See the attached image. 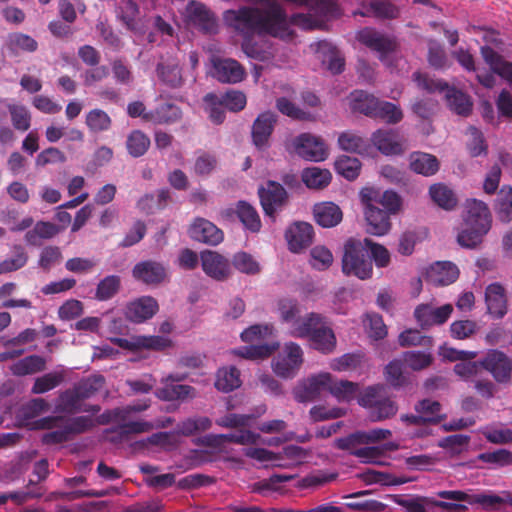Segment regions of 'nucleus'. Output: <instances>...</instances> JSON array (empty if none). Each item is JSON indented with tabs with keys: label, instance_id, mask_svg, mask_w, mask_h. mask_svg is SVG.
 <instances>
[{
	"label": "nucleus",
	"instance_id": "obj_1",
	"mask_svg": "<svg viewBox=\"0 0 512 512\" xmlns=\"http://www.w3.org/2000/svg\"><path fill=\"white\" fill-rule=\"evenodd\" d=\"M226 23L245 37L255 33L269 34L282 39L291 36L287 15L278 2H270L265 8L241 7L225 12Z\"/></svg>",
	"mask_w": 512,
	"mask_h": 512
},
{
	"label": "nucleus",
	"instance_id": "obj_2",
	"mask_svg": "<svg viewBox=\"0 0 512 512\" xmlns=\"http://www.w3.org/2000/svg\"><path fill=\"white\" fill-rule=\"evenodd\" d=\"M465 210L466 227L458 234L457 241L462 247L474 248L490 230L491 214L487 204L477 199H467Z\"/></svg>",
	"mask_w": 512,
	"mask_h": 512
},
{
	"label": "nucleus",
	"instance_id": "obj_3",
	"mask_svg": "<svg viewBox=\"0 0 512 512\" xmlns=\"http://www.w3.org/2000/svg\"><path fill=\"white\" fill-rule=\"evenodd\" d=\"M364 239L349 238L344 243L342 256V272L346 276H354L360 280L370 279L373 265L367 253Z\"/></svg>",
	"mask_w": 512,
	"mask_h": 512
},
{
	"label": "nucleus",
	"instance_id": "obj_4",
	"mask_svg": "<svg viewBox=\"0 0 512 512\" xmlns=\"http://www.w3.org/2000/svg\"><path fill=\"white\" fill-rule=\"evenodd\" d=\"M413 79L420 89L429 93L446 90L447 104L457 115L467 117L471 114L473 103L466 93L456 88H449L446 82L429 78L428 75L421 72H415Z\"/></svg>",
	"mask_w": 512,
	"mask_h": 512
},
{
	"label": "nucleus",
	"instance_id": "obj_5",
	"mask_svg": "<svg viewBox=\"0 0 512 512\" xmlns=\"http://www.w3.org/2000/svg\"><path fill=\"white\" fill-rule=\"evenodd\" d=\"M358 404L367 409L372 422H380L394 417L398 412L397 403L385 393L382 385L368 386L358 398Z\"/></svg>",
	"mask_w": 512,
	"mask_h": 512
},
{
	"label": "nucleus",
	"instance_id": "obj_6",
	"mask_svg": "<svg viewBox=\"0 0 512 512\" xmlns=\"http://www.w3.org/2000/svg\"><path fill=\"white\" fill-rule=\"evenodd\" d=\"M303 364V350L294 342L285 343L283 350L273 359L274 373L285 379L295 377Z\"/></svg>",
	"mask_w": 512,
	"mask_h": 512
},
{
	"label": "nucleus",
	"instance_id": "obj_7",
	"mask_svg": "<svg viewBox=\"0 0 512 512\" xmlns=\"http://www.w3.org/2000/svg\"><path fill=\"white\" fill-rule=\"evenodd\" d=\"M210 61V74L218 82L236 84L246 76L244 67L235 59L212 56Z\"/></svg>",
	"mask_w": 512,
	"mask_h": 512
},
{
	"label": "nucleus",
	"instance_id": "obj_8",
	"mask_svg": "<svg viewBox=\"0 0 512 512\" xmlns=\"http://www.w3.org/2000/svg\"><path fill=\"white\" fill-rule=\"evenodd\" d=\"M200 261L203 272L213 280L226 281L232 275L231 261L216 251L203 250Z\"/></svg>",
	"mask_w": 512,
	"mask_h": 512
},
{
	"label": "nucleus",
	"instance_id": "obj_9",
	"mask_svg": "<svg viewBox=\"0 0 512 512\" xmlns=\"http://www.w3.org/2000/svg\"><path fill=\"white\" fill-rule=\"evenodd\" d=\"M295 152L305 160L320 162L328 156L324 141L310 133H302L293 140Z\"/></svg>",
	"mask_w": 512,
	"mask_h": 512
},
{
	"label": "nucleus",
	"instance_id": "obj_10",
	"mask_svg": "<svg viewBox=\"0 0 512 512\" xmlns=\"http://www.w3.org/2000/svg\"><path fill=\"white\" fill-rule=\"evenodd\" d=\"M259 198L264 213L274 219L275 213L286 205L288 194L280 183L268 181L266 187L259 189Z\"/></svg>",
	"mask_w": 512,
	"mask_h": 512
},
{
	"label": "nucleus",
	"instance_id": "obj_11",
	"mask_svg": "<svg viewBox=\"0 0 512 512\" xmlns=\"http://www.w3.org/2000/svg\"><path fill=\"white\" fill-rule=\"evenodd\" d=\"M360 200L363 205L382 206V210L387 211L388 215L396 214L402 204L401 197L396 192L386 190L381 193L379 190L369 187L360 191Z\"/></svg>",
	"mask_w": 512,
	"mask_h": 512
},
{
	"label": "nucleus",
	"instance_id": "obj_12",
	"mask_svg": "<svg viewBox=\"0 0 512 512\" xmlns=\"http://www.w3.org/2000/svg\"><path fill=\"white\" fill-rule=\"evenodd\" d=\"M453 312L451 304L434 307L431 304H420L414 310V317L422 329L444 324Z\"/></svg>",
	"mask_w": 512,
	"mask_h": 512
},
{
	"label": "nucleus",
	"instance_id": "obj_13",
	"mask_svg": "<svg viewBox=\"0 0 512 512\" xmlns=\"http://www.w3.org/2000/svg\"><path fill=\"white\" fill-rule=\"evenodd\" d=\"M357 39L369 49L378 52L381 61H385L386 56L397 48L394 38L372 28L362 29L358 33Z\"/></svg>",
	"mask_w": 512,
	"mask_h": 512
},
{
	"label": "nucleus",
	"instance_id": "obj_14",
	"mask_svg": "<svg viewBox=\"0 0 512 512\" xmlns=\"http://www.w3.org/2000/svg\"><path fill=\"white\" fill-rule=\"evenodd\" d=\"M159 310L158 302L151 296H141L125 306L124 315L133 323H143L151 319Z\"/></svg>",
	"mask_w": 512,
	"mask_h": 512
},
{
	"label": "nucleus",
	"instance_id": "obj_15",
	"mask_svg": "<svg viewBox=\"0 0 512 512\" xmlns=\"http://www.w3.org/2000/svg\"><path fill=\"white\" fill-rule=\"evenodd\" d=\"M186 21L205 33L216 31L217 23L214 14L202 3L190 1L185 10Z\"/></svg>",
	"mask_w": 512,
	"mask_h": 512
},
{
	"label": "nucleus",
	"instance_id": "obj_16",
	"mask_svg": "<svg viewBox=\"0 0 512 512\" xmlns=\"http://www.w3.org/2000/svg\"><path fill=\"white\" fill-rule=\"evenodd\" d=\"M481 367L489 371L499 383H506L512 374V361L503 353L497 350L490 351L480 361Z\"/></svg>",
	"mask_w": 512,
	"mask_h": 512
},
{
	"label": "nucleus",
	"instance_id": "obj_17",
	"mask_svg": "<svg viewBox=\"0 0 512 512\" xmlns=\"http://www.w3.org/2000/svg\"><path fill=\"white\" fill-rule=\"evenodd\" d=\"M329 380L330 373H321L304 380L294 389L295 399L301 403L316 400L328 389Z\"/></svg>",
	"mask_w": 512,
	"mask_h": 512
},
{
	"label": "nucleus",
	"instance_id": "obj_18",
	"mask_svg": "<svg viewBox=\"0 0 512 512\" xmlns=\"http://www.w3.org/2000/svg\"><path fill=\"white\" fill-rule=\"evenodd\" d=\"M190 237L204 244L216 246L223 241L224 234L214 223L204 218H196L189 228Z\"/></svg>",
	"mask_w": 512,
	"mask_h": 512
},
{
	"label": "nucleus",
	"instance_id": "obj_19",
	"mask_svg": "<svg viewBox=\"0 0 512 512\" xmlns=\"http://www.w3.org/2000/svg\"><path fill=\"white\" fill-rule=\"evenodd\" d=\"M277 115L266 111L257 116L252 125V142L258 149H264L268 145L270 136L273 133Z\"/></svg>",
	"mask_w": 512,
	"mask_h": 512
},
{
	"label": "nucleus",
	"instance_id": "obj_20",
	"mask_svg": "<svg viewBox=\"0 0 512 512\" xmlns=\"http://www.w3.org/2000/svg\"><path fill=\"white\" fill-rule=\"evenodd\" d=\"M132 275L137 281L147 285H157L165 280L167 270L161 262L146 260L133 267Z\"/></svg>",
	"mask_w": 512,
	"mask_h": 512
},
{
	"label": "nucleus",
	"instance_id": "obj_21",
	"mask_svg": "<svg viewBox=\"0 0 512 512\" xmlns=\"http://www.w3.org/2000/svg\"><path fill=\"white\" fill-rule=\"evenodd\" d=\"M285 237L289 249L294 253H298L312 244L314 229L307 222H295L286 230Z\"/></svg>",
	"mask_w": 512,
	"mask_h": 512
},
{
	"label": "nucleus",
	"instance_id": "obj_22",
	"mask_svg": "<svg viewBox=\"0 0 512 512\" xmlns=\"http://www.w3.org/2000/svg\"><path fill=\"white\" fill-rule=\"evenodd\" d=\"M364 216L367 223L366 231L375 236H383L391 229L390 215L387 211L371 204L364 205Z\"/></svg>",
	"mask_w": 512,
	"mask_h": 512
},
{
	"label": "nucleus",
	"instance_id": "obj_23",
	"mask_svg": "<svg viewBox=\"0 0 512 512\" xmlns=\"http://www.w3.org/2000/svg\"><path fill=\"white\" fill-rule=\"evenodd\" d=\"M459 270L451 262H436L425 273V279L434 286H446L457 280Z\"/></svg>",
	"mask_w": 512,
	"mask_h": 512
},
{
	"label": "nucleus",
	"instance_id": "obj_24",
	"mask_svg": "<svg viewBox=\"0 0 512 512\" xmlns=\"http://www.w3.org/2000/svg\"><path fill=\"white\" fill-rule=\"evenodd\" d=\"M480 53L490 69L512 85V62L505 60L502 55L488 45L482 46Z\"/></svg>",
	"mask_w": 512,
	"mask_h": 512
},
{
	"label": "nucleus",
	"instance_id": "obj_25",
	"mask_svg": "<svg viewBox=\"0 0 512 512\" xmlns=\"http://www.w3.org/2000/svg\"><path fill=\"white\" fill-rule=\"evenodd\" d=\"M409 168L416 174L430 177L439 171L440 162L437 157L432 154L415 151L409 156Z\"/></svg>",
	"mask_w": 512,
	"mask_h": 512
},
{
	"label": "nucleus",
	"instance_id": "obj_26",
	"mask_svg": "<svg viewBox=\"0 0 512 512\" xmlns=\"http://www.w3.org/2000/svg\"><path fill=\"white\" fill-rule=\"evenodd\" d=\"M374 146L385 155H399L403 152L398 134L392 129H379L372 134Z\"/></svg>",
	"mask_w": 512,
	"mask_h": 512
},
{
	"label": "nucleus",
	"instance_id": "obj_27",
	"mask_svg": "<svg viewBox=\"0 0 512 512\" xmlns=\"http://www.w3.org/2000/svg\"><path fill=\"white\" fill-rule=\"evenodd\" d=\"M155 71L159 81L170 89H180L184 85L182 68L177 61L159 62Z\"/></svg>",
	"mask_w": 512,
	"mask_h": 512
},
{
	"label": "nucleus",
	"instance_id": "obj_28",
	"mask_svg": "<svg viewBox=\"0 0 512 512\" xmlns=\"http://www.w3.org/2000/svg\"><path fill=\"white\" fill-rule=\"evenodd\" d=\"M487 310L495 318H502L507 312L504 288L498 283L487 286L485 291Z\"/></svg>",
	"mask_w": 512,
	"mask_h": 512
},
{
	"label": "nucleus",
	"instance_id": "obj_29",
	"mask_svg": "<svg viewBox=\"0 0 512 512\" xmlns=\"http://www.w3.org/2000/svg\"><path fill=\"white\" fill-rule=\"evenodd\" d=\"M313 214L315 221L324 228L338 225L343 217L339 206L332 202L316 204L313 209Z\"/></svg>",
	"mask_w": 512,
	"mask_h": 512
},
{
	"label": "nucleus",
	"instance_id": "obj_30",
	"mask_svg": "<svg viewBox=\"0 0 512 512\" xmlns=\"http://www.w3.org/2000/svg\"><path fill=\"white\" fill-rule=\"evenodd\" d=\"M325 325V318L321 314L311 312L294 322L292 335L298 338L309 339L317 329H321Z\"/></svg>",
	"mask_w": 512,
	"mask_h": 512
},
{
	"label": "nucleus",
	"instance_id": "obj_31",
	"mask_svg": "<svg viewBox=\"0 0 512 512\" xmlns=\"http://www.w3.org/2000/svg\"><path fill=\"white\" fill-rule=\"evenodd\" d=\"M147 121L157 124L175 123L182 117L181 109L173 103H161L145 115Z\"/></svg>",
	"mask_w": 512,
	"mask_h": 512
},
{
	"label": "nucleus",
	"instance_id": "obj_32",
	"mask_svg": "<svg viewBox=\"0 0 512 512\" xmlns=\"http://www.w3.org/2000/svg\"><path fill=\"white\" fill-rule=\"evenodd\" d=\"M429 196L437 206L447 211L453 210L458 204L455 192L444 183L431 185Z\"/></svg>",
	"mask_w": 512,
	"mask_h": 512
},
{
	"label": "nucleus",
	"instance_id": "obj_33",
	"mask_svg": "<svg viewBox=\"0 0 512 512\" xmlns=\"http://www.w3.org/2000/svg\"><path fill=\"white\" fill-rule=\"evenodd\" d=\"M9 369L14 376L32 375L46 369V360L39 355H29L13 363Z\"/></svg>",
	"mask_w": 512,
	"mask_h": 512
},
{
	"label": "nucleus",
	"instance_id": "obj_34",
	"mask_svg": "<svg viewBox=\"0 0 512 512\" xmlns=\"http://www.w3.org/2000/svg\"><path fill=\"white\" fill-rule=\"evenodd\" d=\"M310 346L323 353V354H330L332 353L336 348V337L333 332V330L325 325L321 329H317L315 333L312 334V337L309 339Z\"/></svg>",
	"mask_w": 512,
	"mask_h": 512
},
{
	"label": "nucleus",
	"instance_id": "obj_35",
	"mask_svg": "<svg viewBox=\"0 0 512 512\" xmlns=\"http://www.w3.org/2000/svg\"><path fill=\"white\" fill-rule=\"evenodd\" d=\"M235 213L244 227L252 233L261 229V220L257 210L246 201H238Z\"/></svg>",
	"mask_w": 512,
	"mask_h": 512
},
{
	"label": "nucleus",
	"instance_id": "obj_36",
	"mask_svg": "<svg viewBox=\"0 0 512 512\" xmlns=\"http://www.w3.org/2000/svg\"><path fill=\"white\" fill-rule=\"evenodd\" d=\"M414 410L416 413H420L422 418H425L423 421L426 425L439 424L446 418L445 415L441 414V404L429 398L418 401L414 406Z\"/></svg>",
	"mask_w": 512,
	"mask_h": 512
},
{
	"label": "nucleus",
	"instance_id": "obj_37",
	"mask_svg": "<svg viewBox=\"0 0 512 512\" xmlns=\"http://www.w3.org/2000/svg\"><path fill=\"white\" fill-rule=\"evenodd\" d=\"M196 395V389L186 384H167L157 391V397L164 401H184L193 399Z\"/></svg>",
	"mask_w": 512,
	"mask_h": 512
},
{
	"label": "nucleus",
	"instance_id": "obj_38",
	"mask_svg": "<svg viewBox=\"0 0 512 512\" xmlns=\"http://www.w3.org/2000/svg\"><path fill=\"white\" fill-rule=\"evenodd\" d=\"M377 103L378 98L365 91L356 90L351 93L352 110L368 117L373 118V115H375Z\"/></svg>",
	"mask_w": 512,
	"mask_h": 512
},
{
	"label": "nucleus",
	"instance_id": "obj_39",
	"mask_svg": "<svg viewBox=\"0 0 512 512\" xmlns=\"http://www.w3.org/2000/svg\"><path fill=\"white\" fill-rule=\"evenodd\" d=\"M83 399L80 396L75 385L61 392L57 399L56 410L68 414H74L82 410L81 403Z\"/></svg>",
	"mask_w": 512,
	"mask_h": 512
},
{
	"label": "nucleus",
	"instance_id": "obj_40",
	"mask_svg": "<svg viewBox=\"0 0 512 512\" xmlns=\"http://www.w3.org/2000/svg\"><path fill=\"white\" fill-rule=\"evenodd\" d=\"M240 372L231 366L229 368H220L216 373L215 387L222 392H230L240 387Z\"/></svg>",
	"mask_w": 512,
	"mask_h": 512
},
{
	"label": "nucleus",
	"instance_id": "obj_41",
	"mask_svg": "<svg viewBox=\"0 0 512 512\" xmlns=\"http://www.w3.org/2000/svg\"><path fill=\"white\" fill-rule=\"evenodd\" d=\"M358 384L348 380H334L330 374L327 391H329L339 402H349L358 391Z\"/></svg>",
	"mask_w": 512,
	"mask_h": 512
},
{
	"label": "nucleus",
	"instance_id": "obj_42",
	"mask_svg": "<svg viewBox=\"0 0 512 512\" xmlns=\"http://www.w3.org/2000/svg\"><path fill=\"white\" fill-rule=\"evenodd\" d=\"M64 380L65 373L63 371H53L46 373L34 380V383L31 387V393L35 395L44 394L58 387L64 382Z\"/></svg>",
	"mask_w": 512,
	"mask_h": 512
},
{
	"label": "nucleus",
	"instance_id": "obj_43",
	"mask_svg": "<svg viewBox=\"0 0 512 512\" xmlns=\"http://www.w3.org/2000/svg\"><path fill=\"white\" fill-rule=\"evenodd\" d=\"M278 348V342L264 343L238 348L234 350V354L249 360L265 359L272 355Z\"/></svg>",
	"mask_w": 512,
	"mask_h": 512
},
{
	"label": "nucleus",
	"instance_id": "obj_44",
	"mask_svg": "<svg viewBox=\"0 0 512 512\" xmlns=\"http://www.w3.org/2000/svg\"><path fill=\"white\" fill-rule=\"evenodd\" d=\"M50 410V404L44 398H33L25 403L19 411V419L25 423L32 422L36 417Z\"/></svg>",
	"mask_w": 512,
	"mask_h": 512
},
{
	"label": "nucleus",
	"instance_id": "obj_45",
	"mask_svg": "<svg viewBox=\"0 0 512 512\" xmlns=\"http://www.w3.org/2000/svg\"><path fill=\"white\" fill-rule=\"evenodd\" d=\"M495 212L498 219L503 223L512 220V188L502 187L497 194L495 201Z\"/></svg>",
	"mask_w": 512,
	"mask_h": 512
},
{
	"label": "nucleus",
	"instance_id": "obj_46",
	"mask_svg": "<svg viewBox=\"0 0 512 512\" xmlns=\"http://www.w3.org/2000/svg\"><path fill=\"white\" fill-rule=\"evenodd\" d=\"M331 173L318 167L306 168L302 173V181L308 188L322 189L329 185Z\"/></svg>",
	"mask_w": 512,
	"mask_h": 512
},
{
	"label": "nucleus",
	"instance_id": "obj_47",
	"mask_svg": "<svg viewBox=\"0 0 512 512\" xmlns=\"http://www.w3.org/2000/svg\"><path fill=\"white\" fill-rule=\"evenodd\" d=\"M7 47L13 53H32L37 50L38 43L34 38L27 34L21 32H14L8 35Z\"/></svg>",
	"mask_w": 512,
	"mask_h": 512
},
{
	"label": "nucleus",
	"instance_id": "obj_48",
	"mask_svg": "<svg viewBox=\"0 0 512 512\" xmlns=\"http://www.w3.org/2000/svg\"><path fill=\"white\" fill-rule=\"evenodd\" d=\"M150 147L149 137L140 130H133L126 140V148L128 153L134 157L143 156Z\"/></svg>",
	"mask_w": 512,
	"mask_h": 512
},
{
	"label": "nucleus",
	"instance_id": "obj_49",
	"mask_svg": "<svg viewBox=\"0 0 512 512\" xmlns=\"http://www.w3.org/2000/svg\"><path fill=\"white\" fill-rule=\"evenodd\" d=\"M105 385V378L101 374H93L86 378L81 379L75 384L83 401L93 397Z\"/></svg>",
	"mask_w": 512,
	"mask_h": 512
},
{
	"label": "nucleus",
	"instance_id": "obj_50",
	"mask_svg": "<svg viewBox=\"0 0 512 512\" xmlns=\"http://www.w3.org/2000/svg\"><path fill=\"white\" fill-rule=\"evenodd\" d=\"M231 265L240 273L247 275H256L261 271L260 264L245 251L235 253L231 259Z\"/></svg>",
	"mask_w": 512,
	"mask_h": 512
},
{
	"label": "nucleus",
	"instance_id": "obj_51",
	"mask_svg": "<svg viewBox=\"0 0 512 512\" xmlns=\"http://www.w3.org/2000/svg\"><path fill=\"white\" fill-rule=\"evenodd\" d=\"M121 279L117 275H109L103 278L97 285L95 299L107 301L113 298L120 290Z\"/></svg>",
	"mask_w": 512,
	"mask_h": 512
},
{
	"label": "nucleus",
	"instance_id": "obj_52",
	"mask_svg": "<svg viewBox=\"0 0 512 512\" xmlns=\"http://www.w3.org/2000/svg\"><path fill=\"white\" fill-rule=\"evenodd\" d=\"M205 111L214 124H222L225 120V106L220 97L215 93H208L204 96Z\"/></svg>",
	"mask_w": 512,
	"mask_h": 512
},
{
	"label": "nucleus",
	"instance_id": "obj_53",
	"mask_svg": "<svg viewBox=\"0 0 512 512\" xmlns=\"http://www.w3.org/2000/svg\"><path fill=\"white\" fill-rule=\"evenodd\" d=\"M339 147L347 152L361 154L367 149V141L358 134L346 131L338 137Z\"/></svg>",
	"mask_w": 512,
	"mask_h": 512
},
{
	"label": "nucleus",
	"instance_id": "obj_54",
	"mask_svg": "<svg viewBox=\"0 0 512 512\" xmlns=\"http://www.w3.org/2000/svg\"><path fill=\"white\" fill-rule=\"evenodd\" d=\"M373 118L381 119L390 124L399 123L403 119V113L399 106L378 99L375 115Z\"/></svg>",
	"mask_w": 512,
	"mask_h": 512
},
{
	"label": "nucleus",
	"instance_id": "obj_55",
	"mask_svg": "<svg viewBox=\"0 0 512 512\" xmlns=\"http://www.w3.org/2000/svg\"><path fill=\"white\" fill-rule=\"evenodd\" d=\"M335 170L347 180H354L358 177L361 169L360 161L355 157L342 155L335 161Z\"/></svg>",
	"mask_w": 512,
	"mask_h": 512
},
{
	"label": "nucleus",
	"instance_id": "obj_56",
	"mask_svg": "<svg viewBox=\"0 0 512 512\" xmlns=\"http://www.w3.org/2000/svg\"><path fill=\"white\" fill-rule=\"evenodd\" d=\"M403 360L394 359L385 367L386 381L394 388H400L408 383L407 377L403 373Z\"/></svg>",
	"mask_w": 512,
	"mask_h": 512
},
{
	"label": "nucleus",
	"instance_id": "obj_57",
	"mask_svg": "<svg viewBox=\"0 0 512 512\" xmlns=\"http://www.w3.org/2000/svg\"><path fill=\"white\" fill-rule=\"evenodd\" d=\"M7 109L11 116L12 125L16 130L25 132L30 128L31 115L25 106L8 104Z\"/></svg>",
	"mask_w": 512,
	"mask_h": 512
},
{
	"label": "nucleus",
	"instance_id": "obj_58",
	"mask_svg": "<svg viewBox=\"0 0 512 512\" xmlns=\"http://www.w3.org/2000/svg\"><path fill=\"white\" fill-rule=\"evenodd\" d=\"M364 243L371 261L373 260L377 267L385 268L390 264V253L386 247L374 242L370 238H365Z\"/></svg>",
	"mask_w": 512,
	"mask_h": 512
},
{
	"label": "nucleus",
	"instance_id": "obj_59",
	"mask_svg": "<svg viewBox=\"0 0 512 512\" xmlns=\"http://www.w3.org/2000/svg\"><path fill=\"white\" fill-rule=\"evenodd\" d=\"M398 342L401 347L423 346L429 348L433 344V339L430 336L422 335L416 329H407L400 333Z\"/></svg>",
	"mask_w": 512,
	"mask_h": 512
},
{
	"label": "nucleus",
	"instance_id": "obj_60",
	"mask_svg": "<svg viewBox=\"0 0 512 512\" xmlns=\"http://www.w3.org/2000/svg\"><path fill=\"white\" fill-rule=\"evenodd\" d=\"M28 261V255L25 249L20 246H14V255L11 258L0 262V274H6L17 271L24 267Z\"/></svg>",
	"mask_w": 512,
	"mask_h": 512
},
{
	"label": "nucleus",
	"instance_id": "obj_61",
	"mask_svg": "<svg viewBox=\"0 0 512 512\" xmlns=\"http://www.w3.org/2000/svg\"><path fill=\"white\" fill-rule=\"evenodd\" d=\"M402 360L412 370L420 371L430 366L433 358L430 353L422 351H406L402 355Z\"/></svg>",
	"mask_w": 512,
	"mask_h": 512
},
{
	"label": "nucleus",
	"instance_id": "obj_62",
	"mask_svg": "<svg viewBox=\"0 0 512 512\" xmlns=\"http://www.w3.org/2000/svg\"><path fill=\"white\" fill-rule=\"evenodd\" d=\"M480 505L484 510L500 511L504 504L503 495H496L491 491L473 494L472 505Z\"/></svg>",
	"mask_w": 512,
	"mask_h": 512
},
{
	"label": "nucleus",
	"instance_id": "obj_63",
	"mask_svg": "<svg viewBox=\"0 0 512 512\" xmlns=\"http://www.w3.org/2000/svg\"><path fill=\"white\" fill-rule=\"evenodd\" d=\"M111 123L110 116L101 109H93L86 116V124L93 132L107 131Z\"/></svg>",
	"mask_w": 512,
	"mask_h": 512
},
{
	"label": "nucleus",
	"instance_id": "obj_64",
	"mask_svg": "<svg viewBox=\"0 0 512 512\" xmlns=\"http://www.w3.org/2000/svg\"><path fill=\"white\" fill-rule=\"evenodd\" d=\"M369 9L377 18L395 19L399 16L398 7L389 0H371Z\"/></svg>",
	"mask_w": 512,
	"mask_h": 512
}]
</instances>
